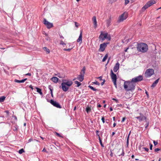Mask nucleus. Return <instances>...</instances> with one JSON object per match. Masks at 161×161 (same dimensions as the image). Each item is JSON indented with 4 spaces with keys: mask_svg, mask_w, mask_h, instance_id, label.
I'll use <instances>...</instances> for the list:
<instances>
[{
    "mask_svg": "<svg viewBox=\"0 0 161 161\" xmlns=\"http://www.w3.org/2000/svg\"><path fill=\"white\" fill-rule=\"evenodd\" d=\"M136 84L132 80L131 81H125L124 83V89L127 91H133L135 89Z\"/></svg>",
    "mask_w": 161,
    "mask_h": 161,
    "instance_id": "obj_1",
    "label": "nucleus"
},
{
    "mask_svg": "<svg viewBox=\"0 0 161 161\" xmlns=\"http://www.w3.org/2000/svg\"><path fill=\"white\" fill-rule=\"evenodd\" d=\"M136 49L138 52L145 53L147 51L148 47L147 45L144 43H140L137 45Z\"/></svg>",
    "mask_w": 161,
    "mask_h": 161,
    "instance_id": "obj_2",
    "label": "nucleus"
},
{
    "mask_svg": "<svg viewBox=\"0 0 161 161\" xmlns=\"http://www.w3.org/2000/svg\"><path fill=\"white\" fill-rule=\"evenodd\" d=\"M156 3V2L154 0H150L147 2V3L142 7L141 9V11L142 12H144L146 9Z\"/></svg>",
    "mask_w": 161,
    "mask_h": 161,
    "instance_id": "obj_3",
    "label": "nucleus"
},
{
    "mask_svg": "<svg viewBox=\"0 0 161 161\" xmlns=\"http://www.w3.org/2000/svg\"><path fill=\"white\" fill-rule=\"evenodd\" d=\"M110 77L112 80V81L114 83V85L115 86L116 88H117V75L113 73L112 69H111L110 71Z\"/></svg>",
    "mask_w": 161,
    "mask_h": 161,
    "instance_id": "obj_4",
    "label": "nucleus"
},
{
    "mask_svg": "<svg viewBox=\"0 0 161 161\" xmlns=\"http://www.w3.org/2000/svg\"><path fill=\"white\" fill-rule=\"evenodd\" d=\"M154 74V70L152 69H149L146 70L144 75L146 78H149L153 75Z\"/></svg>",
    "mask_w": 161,
    "mask_h": 161,
    "instance_id": "obj_5",
    "label": "nucleus"
},
{
    "mask_svg": "<svg viewBox=\"0 0 161 161\" xmlns=\"http://www.w3.org/2000/svg\"><path fill=\"white\" fill-rule=\"evenodd\" d=\"M108 34L107 33H103L102 32L99 36V38L102 41L104 40L106 38L108 39L109 40H110L111 39L110 36H108Z\"/></svg>",
    "mask_w": 161,
    "mask_h": 161,
    "instance_id": "obj_6",
    "label": "nucleus"
},
{
    "mask_svg": "<svg viewBox=\"0 0 161 161\" xmlns=\"http://www.w3.org/2000/svg\"><path fill=\"white\" fill-rule=\"evenodd\" d=\"M128 16V14L127 12H125L119 16V18L118 21L119 22L123 21Z\"/></svg>",
    "mask_w": 161,
    "mask_h": 161,
    "instance_id": "obj_7",
    "label": "nucleus"
},
{
    "mask_svg": "<svg viewBox=\"0 0 161 161\" xmlns=\"http://www.w3.org/2000/svg\"><path fill=\"white\" fill-rule=\"evenodd\" d=\"M143 79L142 75H140L132 79V81L134 83L141 81Z\"/></svg>",
    "mask_w": 161,
    "mask_h": 161,
    "instance_id": "obj_8",
    "label": "nucleus"
},
{
    "mask_svg": "<svg viewBox=\"0 0 161 161\" xmlns=\"http://www.w3.org/2000/svg\"><path fill=\"white\" fill-rule=\"evenodd\" d=\"M43 22L44 24L47 27L48 29H49L53 27V24L48 22L45 19H44Z\"/></svg>",
    "mask_w": 161,
    "mask_h": 161,
    "instance_id": "obj_9",
    "label": "nucleus"
},
{
    "mask_svg": "<svg viewBox=\"0 0 161 161\" xmlns=\"http://www.w3.org/2000/svg\"><path fill=\"white\" fill-rule=\"evenodd\" d=\"M50 102L52 105L56 108H62L61 106L58 102L54 101L52 99L50 100Z\"/></svg>",
    "mask_w": 161,
    "mask_h": 161,
    "instance_id": "obj_10",
    "label": "nucleus"
},
{
    "mask_svg": "<svg viewBox=\"0 0 161 161\" xmlns=\"http://www.w3.org/2000/svg\"><path fill=\"white\" fill-rule=\"evenodd\" d=\"M109 43L108 42L104 43L103 44H101L100 46L99 50L102 52L104 51L107 45Z\"/></svg>",
    "mask_w": 161,
    "mask_h": 161,
    "instance_id": "obj_11",
    "label": "nucleus"
},
{
    "mask_svg": "<svg viewBox=\"0 0 161 161\" xmlns=\"http://www.w3.org/2000/svg\"><path fill=\"white\" fill-rule=\"evenodd\" d=\"M62 83L69 87L71 86L73 84V82L71 81L66 80H63Z\"/></svg>",
    "mask_w": 161,
    "mask_h": 161,
    "instance_id": "obj_12",
    "label": "nucleus"
},
{
    "mask_svg": "<svg viewBox=\"0 0 161 161\" xmlns=\"http://www.w3.org/2000/svg\"><path fill=\"white\" fill-rule=\"evenodd\" d=\"M61 86L63 90L65 92L67 91L69 88V86H67L66 85H65L63 83L61 84Z\"/></svg>",
    "mask_w": 161,
    "mask_h": 161,
    "instance_id": "obj_13",
    "label": "nucleus"
},
{
    "mask_svg": "<svg viewBox=\"0 0 161 161\" xmlns=\"http://www.w3.org/2000/svg\"><path fill=\"white\" fill-rule=\"evenodd\" d=\"M82 30L80 31V34L79 37L77 40V42H80V43H81L82 42Z\"/></svg>",
    "mask_w": 161,
    "mask_h": 161,
    "instance_id": "obj_14",
    "label": "nucleus"
},
{
    "mask_svg": "<svg viewBox=\"0 0 161 161\" xmlns=\"http://www.w3.org/2000/svg\"><path fill=\"white\" fill-rule=\"evenodd\" d=\"M136 118L138 119L140 122L142 121L144 119H146V118L143 114L141 115V116H140L136 117Z\"/></svg>",
    "mask_w": 161,
    "mask_h": 161,
    "instance_id": "obj_15",
    "label": "nucleus"
},
{
    "mask_svg": "<svg viewBox=\"0 0 161 161\" xmlns=\"http://www.w3.org/2000/svg\"><path fill=\"white\" fill-rule=\"evenodd\" d=\"M119 64L117 62L116 63L113 68V70L115 72H116L119 69Z\"/></svg>",
    "mask_w": 161,
    "mask_h": 161,
    "instance_id": "obj_16",
    "label": "nucleus"
},
{
    "mask_svg": "<svg viewBox=\"0 0 161 161\" xmlns=\"http://www.w3.org/2000/svg\"><path fill=\"white\" fill-rule=\"evenodd\" d=\"M92 20L94 24V27L95 28H96L97 27V21L96 20V18L95 16H93L92 18Z\"/></svg>",
    "mask_w": 161,
    "mask_h": 161,
    "instance_id": "obj_17",
    "label": "nucleus"
},
{
    "mask_svg": "<svg viewBox=\"0 0 161 161\" xmlns=\"http://www.w3.org/2000/svg\"><path fill=\"white\" fill-rule=\"evenodd\" d=\"M84 77L83 76L79 75H78L77 77L76 78V79L80 81H82L84 80Z\"/></svg>",
    "mask_w": 161,
    "mask_h": 161,
    "instance_id": "obj_18",
    "label": "nucleus"
},
{
    "mask_svg": "<svg viewBox=\"0 0 161 161\" xmlns=\"http://www.w3.org/2000/svg\"><path fill=\"white\" fill-rule=\"evenodd\" d=\"M118 153L119 156L121 155L123 156L124 155V153L123 149H119Z\"/></svg>",
    "mask_w": 161,
    "mask_h": 161,
    "instance_id": "obj_19",
    "label": "nucleus"
},
{
    "mask_svg": "<svg viewBox=\"0 0 161 161\" xmlns=\"http://www.w3.org/2000/svg\"><path fill=\"white\" fill-rule=\"evenodd\" d=\"M51 80L54 83H56L58 82V79L56 77H53L51 79Z\"/></svg>",
    "mask_w": 161,
    "mask_h": 161,
    "instance_id": "obj_20",
    "label": "nucleus"
},
{
    "mask_svg": "<svg viewBox=\"0 0 161 161\" xmlns=\"http://www.w3.org/2000/svg\"><path fill=\"white\" fill-rule=\"evenodd\" d=\"M86 68L85 67H84L80 72V74L81 75L84 76V74L85 73Z\"/></svg>",
    "mask_w": 161,
    "mask_h": 161,
    "instance_id": "obj_21",
    "label": "nucleus"
},
{
    "mask_svg": "<svg viewBox=\"0 0 161 161\" xmlns=\"http://www.w3.org/2000/svg\"><path fill=\"white\" fill-rule=\"evenodd\" d=\"M27 80V79H24L21 80H19L17 79L14 80V81L17 83H23L25 82Z\"/></svg>",
    "mask_w": 161,
    "mask_h": 161,
    "instance_id": "obj_22",
    "label": "nucleus"
},
{
    "mask_svg": "<svg viewBox=\"0 0 161 161\" xmlns=\"http://www.w3.org/2000/svg\"><path fill=\"white\" fill-rule=\"evenodd\" d=\"M159 79L158 78L157 80H156L152 84L151 86V87H154L155 86H156V85L157 84V83H158L159 80Z\"/></svg>",
    "mask_w": 161,
    "mask_h": 161,
    "instance_id": "obj_23",
    "label": "nucleus"
},
{
    "mask_svg": "<svg viewBox=\"0 0 161 161\" xmlns=\"http://www.w3.org/2000/svg\"><path fill=\"white\" fill-rule=\"evenodd\" d=\"M111 18H109L106 20L107 26V27H108L110 25V24L111 23Z\"/></svg>",
    "mask_w": 161,
    "mask_h": 161,
    "instance_id": "obj_24",
    "label": "nucleus"
},
{
    "mask_svg": "<svg viewBox=\"0 0 161 161\" xmlns=\"http://www.w3.org/2000/svg\"><path fill=\"white\" fill-rule=\"evenodd\" d=\"M43 49L44 50V51L46 52V53H50V50L49 49H48V48H47L46 47H45L43 48Z\"/></svg>",
    "mask_w": 161,
    "mask_h": 161,
    "instance_id": "obj_25",
    "label": "nucleus"
},
{
    "mask_svg": "<svg viewBox=\"0 0 161 161\" xmlns=\"http://www.w3.org/2000/svg\"><path fill=\"white\" fill-rule=\"evenodd\" d=\"M18 128V125H15L13 127V130L15 131H17V130Z\"/></svg>",
    "mask_w": 161,
    "mask_h": 161,
    "instance_id": "obj_26",
    "label": "nucleus"
},
{
    "mask_svg": "<svg viewBox=\"0 0 161 161\" xmlns=\"http://www.w3.org/2000/svg\"><path fill=\"white\" fill-rule=\"evenodd\" d=\"M6 97L4 96H2L0 97V102H3L5 100Z\"/></svg>",
    "mask_w": 161,
    "mask_h": 161,
    "instance_id": "obj_27",
    "label": "nucleus"
},
{
    "mask_svg": "<svg viewBox=\"0 0 161 161\" xmlns=\"http://www.w3.org/2000/svg\"><path fill=\"white\" fill-rule=\"evenodd\" d=\"M77 85V86H76L77 87H79V86H80L81 84V83H80V82L77 81H75L74 82Z\"/></svg>",
    "mask_w": 161,
    "mask_h": 161,
    "instance_id": "obj_28",
    "label": "nucleus"
},
{
    "mask_svg": "<svg viewBox=\"0 0 161 161\" xmlns=\"http://www.w3.org/2000/svg\"><path fill=\"white\" fill-rule=\"evenodd\" d=\"M108 57V55L107 54L105 55V56H104V57L102 61L103 62L105 61V60H106V59H107Z\"/></svg>",
    "mask_w": 161,
    "mask_h": 161,
    "instance_id": "obj_29",
    "label": "nucleus"
},
{
    "mask_svg": "<svg viewBox=\"0 0 161 161\" xmlns=\"http://www.w3.org/2000/svg\"><path fill=\"white\" fill-rule=\"evenodd\" d=\"M91 110V108L90 107H87L86 108V111L87 113L89 112Z\"/></svg>",
    "mask_w": 161,
    "mask_h": 161,
    "instance_id": "obj_30",
    "label": "nucleus"
},
{
    "mask_svg": "<svg viewBox=\"0 0 161 161\" xmlns=\"http://www.w3.org/2000/svg\"><path fill=\"white\" fill-rule=\"evenodd\" d=\"M60 45H62L63 47H65L66 45V43H65L63 41L61 40L60 42Z\"/></svg>",
    "mask_w": 161,
    "mask_h": 161,
    "instance_id": "obj_31",
    "label": "nucleus"
},
{
    "mask_svg": "<svg viewBox=\"0 0 161 161\" xmlns=\"http://www.w3.org/2000/svg\"><path fill=\"white\" fill-rule=\"evenodd\" d=\"M98 136H99V142H100V143L101 145V146H102V147H104V146L103 145V143H102V140H101V138L99 136V135L97 134Z\"/></svg>",
    "mask_w": 161,
    "mask_h": 161,
    "instance_id": "obj_32",
    "label": "nucleus"
},
{
    "mask_svg": "<svg viewBox=\"0 0 161 161\" xmlns=\"http://www.w3.org/2000/svg\"><path fill=\"white\" fill-rule=\"evenodd\" d=\"M25 151L23 149H21L19 151V154H22Z\"/></svg>",
    "mask_w": 161,
    "mask_h": 161,
    "instance_id": "obj_33",
    "label": "nucleus"
},
{
    "mask_svg": "<svg viewBox=\"0 0 161 161\" xmlns=\"http://www.w3.org/2000/svg\"><path fill=\"white\" fill-rule=\"evenodd\" d=\"M88 87L90 88L91 89L94 91H96V90H97V89H96L95 88H94L93 86H89Z\"/></svg>",
    "mask_w": 161,
    "mask_h": 161,
    "instance_id": "obj_34",
    "label": "nucleus"
},
{
    "mask_svg": "<svg viewBox=\"0 0 161 161\" xmlns=\"http://www.w3.org/2000/svg\"><path fill=\"white\" fill-rule=\"evenodd\" d=\"M35 89L36 90V91L40 94V89L37 87H35Z\"/></svg>",
    "mask_w": 161,
    "mask_h": 161,
    "instance_id": "obj_35",
    "label": "nucleus"
},
{
    "mask_svg": "<svg viewBox=\"0 0 161 161\" xmlns=\"http://www.w3.org/2000/svg\"><path fill=\"white\" fill-rule=\"evenodd\" d=\"M72 49V48H68V49H66V48H64V50L65 51H68L69 52Z\"/></svg>",
    "mask_w": 161,
    "mask_h": 161,
    "instance_id": "obj_36",
    "label": "nucleus"
},
{
    "mask_svg": "<svg viewBox=\"0 0 161 161\" xmlns=\"http://www.w3.org/2000/svg\"><path fill=\"white\" fill-rule=\"evenodd\" d=\"M129 0H125V5L128 4L129 3Z\"/></svg>",
    "mask_w": 161,
    "mask_h": 161,
    "instance_id": "obj_37",
    "label": "nucleus"
},
{
    "mask_svg": "<svg viewBox=\"0 0 161 161\" xmlns=\"http://www.w3.org/2000/svg\"><path fill=\"white\" fill-rule=\"evenodd\" d=\"M93 83L98 85H100V83L97 81H96L94 82H93Z\"/></svg>",
    "mask_w": 161,
    "mask_h": 161,
    "instance_id": "obj_38",
    "label": "nucleus"
},
{
    "mask_svg": "<svg viewBox=\"0 0 161 161\" xmlns=\"http://www.w3.org/2000/svg\"><path fill=\"white\" fill-rule=\"evenodd\" d=\"M75 25L76 27H78L79 26V24L76 22H75Z\"/></svg>",
    "mask_w": 161,
    "mask_h": 161,
    "instance_id": "obj_39",
    "label": "nucleus"
},
{
    "mask_svg": "<svg viewBox=\"0 0 161 161\" xmlns=\"http://www.w3.org/2000/svg\"><path fill=\"white\" fill-rule=\"evenodd\" d=\"M56 135L58 136V137H61V135L59 134L58 133H57V132H56Z\"/></svg>",
    "mask_w": 161,
    "mask_h": 161,
    "instance_id": "obj_40",
    "label": "nucleus"
},
{
    "mask_svg": "<svg viewBox=\"0 0 161 161\" xmlns=\"http://www.w3.org/2000/svg\"><path fill=\"white\" fill-rule=\"evenodd\" d=\"M97 79H99L100 80H103L102 79V76H100V77H98L97 78Z\"/></svg>",
    "mask_w": 161,
    "mask_h": 161,
    "instance_id": "obj_41",
    "label": "nucleus"
},
{
    "mask_svg": "<svg viewBox=\"0 0 161 161\" xmlns=\"http://www.w3.org/2000/svg\"><path fill=\"white\" fill-rule=\"evenodd\" d=\"M101 120L103 122V123H105V119L103 117H102V118Z\"/></svg>",
    "mask_w": 161,
    "mask_h": 161,
    "instance_id": "obj_42",
    "label": "nucleus"
},
{
    "mask_svg": "<svg viewBox=\"0 0 161 161\" xmlns=\"http://www.w3.org/2000/svg\"><path fill=\"white\" fill-rule=\"evenodd\" d=\"M160 149L159 148H157L155 149L154 151L155 152H157V151H160Z\"/></svg>",
    "mask_w": 161,
    "mask_h": 161,
    "instance_id": "obj_43",
    "label": "nucleus"
},
{
    "mask_svg": "<svg viewBox=\"0 0 161 161\" xmlns=\"http://www.w3.org/2000/svg\"><path fill=\"white\" fill-rule=\"evenodd\" d=\"M112 100L115 101L117 103H118L119 102L118 100L116 99L113 98H112Z\"/></svg>",
    "mask_w": 161,
    "mask_h": 161,
    "instance_id": "obj_44",
    "label": "nucleus"
},
{
    "mask_svg": "<svg viewBox=\"0 0 161 161\" xmlns=\"http://www.w3.org/2000/svg\"><path fill=\"white\" fill-rule=\"evenodd\" d=\"M29 87L32 90H34L35 91V88H33V86H32L31 85H30L29 86Z\"/></svg>",
    "mask_w": 161,
    "mask_h": 161,
    "instance_id": "obj_45",
    "label": "nucleus"
},
{
    "mask_svg": "<svg viewBox=\"0 0 161 161\" xmlns=\"http://www.w3.org/2000/svg\"><path fill=\"white\" fill-rule=\"evenodd\" d=\"M42 151L43 152H46L47 153H48V152L45 149V148H43V149L42 150Z\"/></svg>",
    "mask_w": 161,
    "mask_h": 161,
    "instance_id": "obj_46",
    "label": "nucleus"
},
{
    "mask_svg": "<svg viewBox=\"0 0 161 161\" xmlns=\"http://www.w3.org/2000/svg\"><path fill=\"white\" fill-rule=\"evenodd\" d=\"M153 143L154 144V145L156 146L157 145L158 142H156L155 141H153Z\"/></svg>",
    "mask_w": 161,
    "mask_h": 161,
    "instance_id": "obj_47",
    "label": "nucleus"
},
{
    "mask_svg": "<svg viewBox=\"0 0 161 161\" xmlns=\"http://www.w3.org/2000/svg\"><path fill=\"white\" fill-rule=\"evenodd\" d=\"M103 80V82H102L101 83V85L102 86H103L104 84V83L105 81V80L104 79Z\"/></svg>",
    "mask_w": 161,
    "mask_h": 161,
    "instance_id": "obj_48",
    "label": "nucleus"
},
{
    "mask_svg": "<svg viewBox=\"0 0 161 161\" xmlns=\"http://www.w3.org/2000/svg\"><path fill=\"white\" fill-rule=\"evenodd\" d=\"M150 149L151 150H152V147H153V145L152 144H150Z\"/></svg>",
    "mask_w": 161,
    "mask_h": 161,
    "instance_id": "obj_49",
    "label": "nucleus"
},
{
    "mask_svg": "<svg viewBox=\"0 0 161 161\" xmlns=\"http://www.w3.org/2000/svg\"><path fill=\"white\" fill-rule=\"evenodd\" d=\"M129 136H128L127 140V144L128 145L129 144Z\"/></svg>",
    "mask_w": 161,
    "mask_h": 161,
    "instance_id": "obj_50",
    "label": "nucleus"
},
{
    "mask_svg": "<svg viewBox=\"0 0 161 161\" xmlns=\"http://www.w3.org/2000/svg\"><path fill=\"white\" fill-rule=\"evenodd\" d=\"M143 148L145 150V151H146L147 152H148L149 150V149L148 148L144 147Z\"/></svg>",
    "mask_w": 161,
    "mask_h": 161,
    "instance_id": "obj_51",
    "label": "nucleus"
},
{
    "mask_svg": "<svg viewBox=\"0 0 161 161\" xmlns=\"http://www.w3.org/2000/svg\"><path fill=\"white\" fill-rule=\"evenodd\" d=\"M126 119V118L125 117H123L122 118V122H124L125 119Z\"/></svg>",
    "mask_w": 161,
    "mask_h": 161,
    "instance_id": "obj_52",
    "label": "nucleus"
},
{
    "mask_svg": "<svg viewBox=\"0 0 161 161\" xmlns=\"http://www.w3.org/2000/svg\"><path fill=\"white\" fill-rule=\"evenodd\" d=\"M42 33L43 34H45L46 36H47L48 35V34L47 33H45L44 31H43V32H42Z\"/></svg>",
    "mask_w": 161,
    "mask_h": 161,
    "instance_id": "obj_53",
    "label": "nucleus"
},
{
    "mask_svg": "<svg viewBox=\"0 0 161 161\" xmlns=\"http://www.w3.org/2000/svg\"><path fill=\"white\" fill-rule=\"evenodd\" d=\"M101 105L100 104H98L97 105V107L98 108H100L101 107Z\"/></svg>",
    "mask_w": 161,
    "mask_h": 161,
    "instance_id": "obj_54",
    "label": "nucleus"
},
{
    "mask_svg": "<svg viewBox=\"0 0 161 161\" xmlns=\"http://www.w3.org/2000/svg\"><path fill=\"white\" fill-rule=\"evenodd\" d=\"M33 141V140L32 139H30L29 140H28V142H31V141Z\"/></svg>",
    "mask_w": 161,
    "mask_h": 161,
    "instance_id": "obj_55",
    "label": "nucleus"
},
{
    "mask_svg": "<svg viewBox=\"0 0 161 161\" xmlns=\"http://www.w3.org/2000/svg\"><path fill=\"white\" fill-rule=\"evenodd\" d=\"M57 76L58 77H59V78H61V77L60 76V74H58V75H57Z\"/></svg>",
    "mask_w": 161,
    "mask_h": 161,
    "instance_id": "obj_56",
    "label": "nucleus"
},
{
    "mask_svg": "<svg viewBox=\"0 0 161 161\" xmlns=\"http://www.w3.org/2000/svg\"><path fill=\"white\" fill-rule=\"evenodd\" d=\"M60 38L61 39H64V37L63 36H60Z\"/></svg>",
    "mask_w": 161,
    "mask_h": 161,
    "instance_id": "obj_57",
    "label": "nucleus"
},
{
    "mask_svg": "<svg viewBox=\"0 0 161 161\" xmlns=\"http://www.w3.org/2000/svg\"><path fill=\"white\" fill-rule=\"evenodd\" d=\"M116 124L115 123H114L113 124V127H115L116 126Z\"/></svg>",
    "mask_w": 161,
    "mask_h": 161,
    "instance_id": "obj_58",
    "label": "nucleus"
},
{
    "mask_svg": "<svg viewBox=\"0 0 161 161\" xmlns=\"http://www.w3.org/2000/svg\"><path fill=\"white\" fill-rule=\"evenodd\" d=\"M26 75H29V76H31V73H27V74H26Z\"/></svg>",
    "mask_w": 161,
    "mask_h": 161,
    "instance_id": "obj_59",
    "label": "nucleus"
},
{
    "mask_svg": "<svg viewBox=\"0 0 161 161\" xmlns=\"http://www.w3.org/2000/svg\"><path fill=\"white\" fill-rule=\"evenodd\" d=\"M113 108H111V107L110 108V111H113Z\"/></svg>",
    "mask_w": 161,
    "mask_h": 161,
    "instance_id": "obj_60",
    "label": "nucleus"
},
{
    "mask_svg": "<svg viewBox=\"0 0 161 161\" xmlns=\"http://www.w3.org/2000/svg\"><path fill=\"white\" fill-rule=\"evenodd\" d=\"M128 49H129V47L127 48H126V49L125 50V52H127V50H128Z\"/></svg>",
    "mask_w": 161,
    "mask_h": 161,
    "instance_id": "obj_61",
    "label": "nucleus"
},
{
    "mask_svg": "<svg viewBox=\"0 0 161 161\" xmlns=\"http://www.w3.org/2000/svg\"><path fill=\"white\" fill-rule=\"evenodd\" d=\"M146 94H147V95L148 96V92L147 91H146L145 92Z\"/></svg>",
    "mask_w": 161,
    "mask_h": 161,
    "instance_id": "obj_62",
    "label": "nucleus"
},
{
    "mask_svg": "<svg viewBox=\"0 0 161 161\" xmlns=\"http://www.w3.org/2000/svg\"><path fill=\"white\" fill-rule=\"evenodd\" d=\"M115 134V133L114 132H113L112 133V135L113 136Z\"/></svg>",
    "mask_w": 161,
    "mask_h": 161,
    "instance_id": "obj_63",
    "label": "nucleus"
},
{
    "mask_svg": "<svg viewBox=\"0 0 161 161\" xmlns=\"http://www.w3.org/2000/svg\"><path fill=\"white\" fill-rule=\"evenodd\" d=\"M134 155H132V156H131V158H134Z\"/></svg>",
    "mask_w": 161,
    "mask_h": 161,
    "instance_id": "obj_64",
    "label": "nucleus"
}]
</instances>
